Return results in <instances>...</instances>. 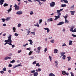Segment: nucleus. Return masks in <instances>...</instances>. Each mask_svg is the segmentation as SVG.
<instances>
[{
	"instance_id": "f257e3e1",
	"label": "nucleus",
	"mask_w": 76,
	"mask_h": 76,
	"mask_svg": "<svg viewBox=\"0 0 76 76\" xmlns=\"http://www.w3.org/2000/svg\"><path fill=\"white\" fill-rule=\"evenodd\" d=\"M11 37H12V35H10L9 37H8L7 40H6L4 41L5 42H6L4 44V45H6L8 44L10 45H12V41L11 40Z\"/></svg>"
},
{
	"instance_id": "f03ea898",
	"label": "nucleus",
	"mask_w": 76,
	"mask_h": 76,
	"mask_svg": "<svg viewBox=\"0 0 76 76\" xmlns=\"http://www.w3.org/2000/svg\"><path fill=\"white\" fill-rule=\"evenodd\" d=\"M66 54V53L65 52H62L61 53V57H62V56H63L62 57V58L63 60H65V58H66V55H64V54Z\"/></svg>"
},
{
	"instance_id": "7ed1b4c3",
	"label": "nucleus",
	"mask_w": 76,
	"mask_h": 76,
	"mask_svg": "<svg viewBox=\"0 0 76 76\" xmlns=\"http://www.w3.org/2000/svg\"><path fill=\"white\" fill-rule=\"evenodd\" d=\"M61 15V14H59V15H58V16H55V18H56L55 19H54V20H57V19H59Z\"/></svg>"
},
{
	"instance_id": "20e7f679",
	"label": "nucleus",
	"mask_w": 76,
	"mask_h": 76,
	"mask_svg": "<svg viewBox=\"0 0 76 76\" xmlns=\"http://www.w3.org/2000/svg\"><path fill=\"white\" fill-rule=\"evenodd\" d=\"M50 7H54L55 6V2H52L51 3H50Z\"/></svg>"
},
{
	"instance_id": "39448f33",
	"label": "nucleus",
	"mask_w": 76,
	"mask_h": 76,
	"mask_svg": "<svg viewBox=\"0 0 76 76\" xmlns=\"http://www.w3.org/2000/svg\"><path fill=\"white\" fill-rule=\"evenodd\" d=\"M4 2V0H0V4L1 6L3 5V3Z\"/></svg>"
},
{
	"instance_id": "423d86ee",
	"label": "nucleus",
	"mask_w": 76,
	"mask_h": 76,
	"mask_svg": "<svg viewBox=\"0 0 76 76\" xmlns=\"http://www.w3.org/2000/svg\"><path fill=\"white\" fill-rule=\"evenodd\" d=\"M53 20V18H50L47 20V22H52Z\"/></svg>"
},
{
	"instance_id": "0eeeda50",
	"label": "nucleus",
	"mask_w": 76,
	"mask_h": 76,
	"mask_svg": "<svg viewBox=\"0 0 76 76\" xmlns=\"http://www.w3.org/2000/svg\"><path fill=\"white\" fill-rule=\"evenodd\" d=\"M8 59H11L12 58H11V57H8V56L6 57L5 58H4V60H8Z\"/></svg>"
},
{
	"instance_id": "6e6552de",
	"label": "nucleus",
	"mask_w": 76,
	"mask_h": 76,
	"mask_svg": "<svg viewBox=\"0 0 76 76\" xmlns=\"http://www.w3.org/2000/svg\"><path fill=\"white\" fill-rule=\"evenodd\" d=\"M64 23V22H59V23H58L57 25H63Z\"/></svg>"
},
{
	"instance_id": "1a4fd4ad",
	"label": "nucleus",
	"mask_w": 76,
	"mask_h": 76,
	"mask_svg": "<svg viewBox=\"0 0 76 76\" xmlns=\"http://www.w3.org/2000/svg\"><path fill=\"white\" fill-rule=\"evenodd\" d=\"M28 41L30 42V45H32V43H33L32 40L31 39H29L28 40Z\"/></svg>"
},
{
	"instance_id": "9d476101",
	"label": "nucleus",
	"mask_w": 76,
	"mask_h": 76,
	"mask_svg": "<svg viewBox=\"0 0 76 76\" xmlns=\"http://www.w3.org/2000/svg\"><path fill=\"white\" fill-rule=\"evenodd\" d=\"M16 14H17V15H21V14H22V11H20L17 12Z\"/></svg>"
},
{
	"instance_id": "9b49d317",
	"label": "nucleus",
	"mask_w": 76,
	"mask_h": 76,
	"mask_svg": "<svg viewBox=\"0 0 76 76\" xmlns=\"http://www.w3.org/2000/svg\"><path fill=\"white\" fill-rule=\"evenodd\" d=\"M72 42H73V41L70 40L69 41V45H72Z\"/></svg>"
},
{
	"instance_id": "f8f14e48",
	"label": "nucleus",
	"mask_w": 76,
	"mask_h": 76,
	"mask_svg": "<svg viewBox=\"0 0 76 76\" xmlns=\"http://www.w3.org/2000/svg\"><path fill=\"white\" fill-rule=\"evenodd\" d=\"M55 66H56V67H58L57 65H58V63L57 62V61H55Z\"/></svg>"
},
{
	"instance_id": "ddd939ff",
	"label": "nucleus",
	"mask_w": 76,
	"mask_h": 76,
	"mask_svg": "<svg viewBox=\"0 0 76 76\" xmlns=\"http://www.w3.org/2000/svg\"><path fill=\"white\" fill-rule=\"evenodd\" d=\"M16 8H15V10H19V6H17V7H16Z\"/></svg>"
},
{
	"instance_id": "4468645a",
	"label": "nucleus",
	"mask_w": 76,
	"mask_h": 76,
	"mask_svg": "<svg viewBox=\"0 0 76 76\" xmlns=\"http://www.w3.org/2000/svg\"><path fill=\"white\" fill-rule=\"evenodd\" d=\"M62 75H65L66 73V71H62Z\"/></svg>"
},
{
	"instance_id": "2eb2a0df",
	"label": "nucleus",
	"mask_w": 76,
	"mask_h": 76,
	"mask_svg": "<svg viewBox=\"0 0 76 76\" xmlns=\"http://www.w3.org/2000/svg\"><path fill=\"white\" fill-rule=\"evenodd\" d=\"M38 72H36L34 74V76H38Z\"/></svg>"
},
{
	"instance_id": "dca6fc26",
	"label": "nucleus",
	"mask_w": 76,
	"mask_h": 76,
	"mask_svg": "<svg viewBox=\"0 0 76 76\" xmlns=\"http://www.w3.org/2000/svg\"><path fill=\"white\" fill-rule=\"evenodd\" d=\"M58 52V50L57 49H55L54 50V53H57Z\"/></svg>"
},
{
	"instance_id": "f3484780",
	"label": "nucleus",
	"mask_w": 76,
	"mask_h": 76,
	"mask_svg": "<svg viewBox=\"0 0 76 76\" xmlns=\"http://www.w3.org/2000/svg\"><path fill=\"white\" fill-rule=\"evenodd\" d=\"M57 13L58 14V15H59L60 14H61L60 13V10H57Z\"/></svg>"
},
{
	"instance_id": "a211bd4d",
	"label": "nucleus",
	"mask_w": 76,
	"mask_h": 76,
	"mask_svg": "<svg viewBox=\"0 0 76 76\" xmlns=\"http://www.w3.org/2000/svg\"><path fill=\"white\" fill-rule=\"evenodd\" d=\"M49 76H55V75L54 74H53V73H50L49 75Z\"/></svg>"
},
{
	"instance_id": "6ab92c4d",
	"label": "nucleus",
	"mask_w": 76,
	"mask_h": 76,
	"mask_svg": "<svg viewBox=\"0 0 76 76\" xmlns=\"http://www.w3.org/2000/svg\"><path fill=\"white\" fill-rule=\"evenodd\" d=\"M12 9L11 8H10V9H9L8 10H7V12H8L9 13L10 12H11V11H12Z\"/></svg>"
},
{
	"instance_id": "aec40b11",
	"label": "nucleus",
	"mask_w": 76,
	"mask_h": 76,
	"mask_svg": "<svg viewBox=\"0 0 76 76\" xmlns=\"http://www.w3.org/2000/svg\"><path fill=\"white\" fill-rule=\"evenodd\" d=\"M36 66H37V67L40 66V65L39 64V63H36Z\"/></svg>"
},
{
	"instance_id": "412c9836",
	"label": "nucleus",
	"mask_w": 76,
	"mask_h": 76,
	"mask_svg": "<svg viewBox=\"0 0 76 76\" xmlns=\"http://www.w3.org/2000/svg\"><path fill=\"white\" fill-rule=\"evenodd\" d=\"M4 7H7V6H8V4L5 3L3 5Z\"/></svg>"
},
{
	"instance_id": "4be33fe9",
	"label": "nucleus",
	"mask_w": 76,
	"mask_h": 76,
	"mask_svg": "<svg viewBox=\"0 0 76 76\" xmlns=\"http://www.w3.org/2000/svg\"><path fill=\"white\" fill-rule=\"evenodd\" d=\"M34 26H37V27H39V24H38V23H37V24L34 25Z\"/></svg>"
},
{
	"instance_id": "5701e85b",
	"label": "nucleus",
	"mask_w": 76,
	"mask_h": 76,
	"mask_svg": "<svg viewBox=\"0 0 76 76\" xmlns=\"http://www.w3.org/2000/svg\"><path fill=\"white\" fill-rule=\"evenodd\" d=\"M21 64H22L20 63L18 65H17V67H19V66H21L22 67V65Z\"/></svg>"
},
{
	"instance_id": "b1692460",
	"label": "nucleus",
	"mask_w": 76,
	"mask_h": 76,
	"mask_svg": "<svg viewBox=\"0 0 76 76\" xmlns=\"http://www.w3.org/2000/svg\"><path fill=\"white\" fill-rule=\"evenodd\" d=\"M70 13H71V15H74V13H75V11H70Z\"/></svg>"
},
{
	"instance_id": "393cba45",
	"label": "nucleus",
	"mask_w": 76,
	"mask_h": 76,
	"mask_svg": "<svg viewBox=\"0 0 76 76\" xmlns=\"http://www.w3.org/2000/svg\"><path fill=\"white\" fill-rule=\"evenodd\" d=\"M12 29L13 30L14 32H16V28H15V27H13L12 28Z\"/></svg>"
},
{
	"instance_id": "a878e982",
	"label": "nucleus",
	"mask_w": 76,
	"mask_h": 76,
	"mask_svg": "<svg viewBox=\"0 0 76 76\" xmlns=\"http://www.w3.org/2000/svg\"><path fill=\"white\" fill-rule=\"evenodd\" d=\"M61 7H66V4H62V5L61 6Z\"/></svg>"
},
{
	"instance_id": "bb28decb",
	"label": "nucleus",
	"mask_w": 76,
	"mask_h": 76,
	"mask_svg": "<svg viewBox=\"0 0 76 76\" xmlns=\"http://www.w3.org/2000/svg\"><path fill=\"white\" fill-rule=\"evenodd\" d=\"M33 53V51H31L30 52L28 53V55L29 56L31 55V54H32Z\"/></svg>"
},
{
	"instance_id": "cd10ccee",
	"label": "nucleus",
	"mask_w": 76,
	"mask_h": 76,
	"mask_svg": "<svg viewBox=\"0 0 76 76\" xmlns=\"http://www.w3.org/2000/svg\"><path fill=\"white\" fill-rule=\"evenodd\" d=\"M15 60H12V61H10V63H15Z\"/></svg>"
},
{
	"instance_id": "c85d7f7f",
	"label": "nucleus",
	"mask_w": 76,
	"mask_h": 76,
	"mask_svg": "<svg viewBox=\"0 0 76 76\" xmlns=\"http://www.w3.org/2000/svg\"><path fill=\"white\" fill-rule=\"evenodd\" d=\"M68 58V61H70V60L71 59V57H70L69 56L67 58Z\"/></svg>"
},
{
	"instance_id": "c756f323",
	"label": "nucleus",
	"mask_w": 76,
	"mask_h": 76,
	"mask_svg": "<svg viewBox=\"0 0 76 76\" xmlns=\"http://www.w3.org/2000/svg\"><path fill=\"white\" fill-rule=\"evenodd\" d=\"M70 31L71 32H73V28H71L70 29Z\"/></svg>"
},
{
	"instance_id": "7c9ffc66",
	"label": "nucleus",
	"mask_w": 76,
	"mask_h": 76,
	"mask_svg": "<svg viewBox=\"0 0 76 76\" xmlns=\"http://www.w3.org/2000/svg\"><path fill=\"white\" fill-rule=\"evenodd\" d=\"M35 72V71L34 70H33L32 71H31V73H34Z\"/></svg>"
},
{
	"instance_id": "2f4dec72",
	"label": "nucleus",
	"mask_w": 76,
	"mask_h": 76,
	"mask_svg": "<svg viewBox=\"0 0 76 76\" xmlns=\"http://www.w3.org/2000/svg\"><path fill=\"white\" fill-rule=\"evenodd\" d=\"M63 17H64V18H65V20H66V19H67V15H66L65 17L64 16H63Z\"/></svg>"
},
{
	"instance_id": "473e14b6",
	"label": "nucleus",
	"mask_w": 76,
	"mask_h": 76,
	"mask_svg": "<svg viewBox=\"0 0 76 76\" xmlns=\"http://www.w3.org/2000/svg\"><path fill=\"white\" fill-rule=\"evenodd\" d=\"M64 3H68V1H67V0H63Z\"/></svg>"
},
{
	"instance_id": "72a5a7b5",
	"label": "nucleus",
	"mask_w": 76,
	"mask_h": 76,
	"mask_svg": "<svg viewBox=\"0 0 76 76\" xmlns=\"http://www.w3.org/2000/svg\"><path fill=\"white\" fill-rule=\"evenodd\" d=\"M37 64V61H35L33 62L32 64Z\"/></svg>"
},
{
	"instance_id": "f704fd0d",
	"label": "nucleus",
	"mask_w": 76,
	"mask_h": 76,
	"mask_svg": "<svg viewBox=\"0 0 76 76\" xmlns=\"http://www.w3.org/2000/svg\"><path fill=\"white\" fill-rule=\"evenodd\" d=\"M41 48V47L39 46L37 48V50H40V49Z\"/></svg>"
},
{
	"instance_id": "c9c22d12",
	"label": "nucleus",
	"mask_w": 76,
	"mask_h": 76,
	"mask_svg": "<svg viewBox=\"0 0 76 76\" xmlns=\"http://www.w3.org/2000/svg\"><path fill=\"white\" fill-rule=\"evenodd\" d=\"M54 39L51 40H50V42L51 43H54Z\"/></svg>"
},
{
	"instance_id": "e433bc0d",
	"label": "nucleus",
	"mask_w": 76,
	"mask_h": 76,
	"mask_svg": "<svg viewBox=\"0 0 76 76\" xmlns=\"http://www.w3.org/2000/svg\"><path fill=\"white\" fill-rule=\"evenodd\" d=\"M30 15H33V14H34V12H33V11H31V12H30Z\"/></svg>"
},
{
	"instance_id": "4c0bfd02",
	"label": "nucleus",
	"mask_w": 76,
	"mask_h": 76,
	"mask_svg": "<svg viewBox=\"0 0 76 76\" xmlns=\"http://www.w3.org/2000/svg\"><path fill=\"white\" fill-rule=\"evenodd\" d=\"M20 26H21V24H20V23H19L18 24V28H19V27H20Z\"/></svg>"
},
{
	"instance_id": "58836bf2",
	"label": "nucleus",
	"mask_w": 76,
	"mask_h": 76,
	"mask_svg": "<svg viewBox=\"0 0 76 76\" xmlns=\"http://www.w3.org/2000/svg\"><path fill=\"white\" fill-rule=\"evenodd\" d=\"M1 19L3 21V22H5V19L4 18H2Z\"/></svg>"
},
{
	"instance_id": "ea45409f",
	"label": "nucleus",
	"mask_w": 76,
	"mask_h": 76,
	"mask_svg": "<svg viewBox=\"0 0 76 76\" xmlns=\"http://www.w3.org/2000/svg\"><path fill=\"white\" fill-rule=\"evenodd\" d=\"M64 46H65L66 47L67 46V45H66V44L65 43H64V44H63L62 45V47H64Z\"/></svg>"
},
{
	"instance_id": "a19ab883",
	"label": "nucleus",
	"mask_w": 76,
	"mask_h": 76,
	"mask_svg": "<svg viewBox=\"0 0 76 76\" xmlns=\"http://www.w3.org/2000/svg\"><path fill=\"white\" fill-rule=\"evenodd\" d=\"M15 36H16V37H18V35H19V34H17L16 33H15Z\"/></svg>"
},
{
	"instance_id": "79ce46f5",
	"label": "nucleus",
	"mask_w": 76,
	"mask_h": 76,
	"mask_svg": "<svg viewBox=\"0 0 76 76\" xmlns=\"http://www.w3.org/2000/svg\"><path fill=\"white\" fill-rule=\"evenodd\" d=\"M70 74L71 75V76H74V75L73 74V72H71Z\"/></svg>"
},
{
	"instance_id": "37998d69",
	"label": "nucleus",
	"mask_w": 76,
	"mask_h": 76,
	"mask_svg": "<svg viewBox=\"0 0 76 76\" xmlns=\"http://www.w3.org/2000/svg\"><path fill=\"white\" fill-rule=\"evenodd\" d=\"M65 22L66 23H69V21L66 19L65 20Z\"/></svg>"
},
{
	"instance_id": "c03bdc74",
	"label": "nucleus",
	"mask_w": 76,
	"mask_h": 76,
	"mask_svg": "<svg viewBox=\"0 0 76 76\" xmlns=\"http://www.w3.org/2000/svg\"><path fill=\"white\" fill-rule=\"evenodd\" d=\"M49 59H50V61H51L52 60V58L51 57V56H49Z\"/></svg>"
},
{
	"instance_id": "a18cd8bd",
	"label": "nucleus",
	"mask_w": 76,
	"mask_h": 76,
	"mask_svg": "<svg viewBox=\"0 0 76 76\" xmlns=\"http://www.w3.org/2000/svg\"><path fill=\"white\" fill-rule=\"evenodd\" d=\"M37 69L38 70V72H40L41 71V69L40 68H38Z\"/></svg>"
},
{
	"instance_id": "49530a36",
	"label": "nucleus",
	"mask_w": 76,
	"mask_h": 76,
	"mask_svg": "<svg viewBox=\"0 0 76 76\" xmlns=\"http://www.w3.org/2000/svg\"><path fill=\"white\" fill-rule=\"evenodd\" d=\"M0 72L1 73V74H3V73H4V71H0Z\"/></svg>"
},
{
	"instance_id": "de8ad7c7",
	"label": "nucleus",
	"mask_w": 76,
	"mask_h": 76,
	"mask_svg": "<svg viewBox=\"0 0 76 76\" xmlns=\"http://www.w3.org/2000/svg\"><path fill=\"white\" fill-rule=\"evenodd\" d=\"M76 32V28H75L73 31V32Z\"/></svg>"
},
{
	"instance_id": "09e8293b",
	"label": "nucleus",
	"mask_w": 76,
	"mask_h": 76,
	"mask_svg": "<svg viewBox=\"0 0 76 76\" xmlns=\"http://www.w3.org/2000/svg\"><path fill=\"white\" fill-rule=\"evenodd\" d=\"M6 20H10V18H7L6 19Z\"/></svg>"
},
{
	"instance_id": "8fccbe9b",
	"label": "nucleus",
	"mask_w": 76,
	"mask_h": 76,
	"mask_svg": "<svg viewBox=\"0 0 76 76\" xmlns=\"http://www.w3.org/2000/svg\"><path fill=\"white\" fill-rule=\"evenodd\" d=\"M44 29L45 30H47L48 29V28H44Z\"/></svg>"
},
{
	"instance_id": "3c124183",
	"label": "nucleus",
	"mask_w": 76,
	"mask_h": 76,
	"mask_svg": "<svg viewBox=\"0 0 76 76\" xmlns=\"http://www.w3.org/2000/svg\"><path fill=\"white\" fill-rule=\"evenodd\" d=\"M72 36H73V37H76V35H75V34H72Z\"/></svg>"
},
{
	"instance_id": "603ef678",
	"label": "nucleus",
	"mask_w": 76,
	"mask_h": 76,
	"mask_svg": "<svg viewBox=\"0 0 76 76\" xmlns=\"http://www.w3.org/2000/svg\"><path fill=\"white\" fill-rule=\"evenodd\" d=\"M31 34H32L33 35H35V33L34 32H31Z\"/></svg>"
},
{
	"instance_id": "864d4df0",
	"label": "nucleus",
	"mask_w": 76,
	"mask_h": 76,
	"mask_svg": "<svg viewBox=\"0 0 76 76\" xmlns=\"http://www.w3.org/2000/svg\"><path fill=\"white\" fill-rule=\"evenodd\" d=\"M8 67H12V65L11 64H9V65L8 66Z\"/></svg>"
},
{
	"instance_id": "5fc2aeb1",
	"label": "nucleus",
	"mask_w": 76,
	"mask_h": 76,
	"mask_svg": "<svg viewBox=\"0 0 76 76\" xmlns=\"http://www.w3.org/2000/svg\"><path fill=\"white\" fill-rule=\"evenodd\" d=\"M22 52V50H18V53H20L21 52Z\"/></svg>"
},
{
	"instance_id": "6e6d98bb",
	"label": "nucleus",
	"mask_w": 76,
	"mask_h": 76,
	"mask_svg": "<svg viewBox=\"0 0 76 76\" xmlns=\"http://www.w3.org/2000/svg\"><path fill=\"white\" fill-rule=\"evenodd\" d=\"M39 23H41V22H42V19L41 20H39Z\"/></svg>"
},
{
	"instance_id": "4d7b16f0",
	"label": "nucleus",
	"mask_w": 76,
	"mask_h": 76,
	"mask_svg": "<svg viewBox=\"0 0 76 76\" xmlns=\"http://www.w3.org/2000/svg\"><path fill=\"white\" fill-rule=\"evenodd\" d=\"M3 70L4 71H6V68H3Z\"/></svg>"
},
{
	"instance_id": "13d9d810",
	"label": "nucleus",
	"mask_w": 76,
	"mask_h": 76,
	"mask_svg": "<svg viewBox=\"0 0 76 76\" xmlns=\"http://www.w3.org/2000/svg\"><path fill=\"white\" fill-rule=\"evenodd\" d=\"M26 50H29V51H31V49L29 48H27Z\"/></svg>"
},
{
	"instance_id": "bf43d9fd",
	"label": "nucleus",
	"mask_w": 76,
	"mask_h": 76,
	"mask_svg": "<svg viewBox=\"0 0 76 76\" xmlns=\"http://www.w3.org/2000/svg\"><path fill=\"white\" fill-rule=\"evenodd\" d=\"M47 51V48H46L45 49V52H46V51Z\"/></svg>"
},
{
	"instance_id": "052dcab7",
	"label": "nucleus",
	"mask_w": 76,
	"mask_h": 76,
	"mask_svg": "<svg viewBox=\"0 0 76 76\" xmlns=\"http://www.w3.org/2000/svg\"><path fill=\"white\" fill-rule=\"evenodd\" d=\"M12 45H12V48H14L15 47V45H12Z\"/></svg>"
},
{
	"instance_id": "680f3d73",
	"label": "nucleus",
	"mask_w": 76,
	"mask_h": 76,
	"mask_svg": "<svg viewBox=\"0 0 76 76\" xmlns=\"http://www.w3.org/2000/svg\"><path fill=\"white\" fill-rule=\"evenodd\" d=\"M47 0H41V1L45 2Z\"/></svg>"
},
{
	"instance_id": "e2e57ef3",
	"label": "nucleus",
	"mask_w": 76,
	"mask_h": 76,
	"mask_svg": "<svg viewBox=\"0 0 76 76\" xmlns=\"http://www.w3.org/2000/svg\"><path fill=\"white\" fill-rule=\"evenodd\" d=\"M40 52V50H37L36 51V52H37V53H39V52Z\"/></svg>"
},
{
	"instance_id": "0e129e2a",
	"label": "nucleus",
	"mask_w": 76,
	"mask_h": 76,
	"mask_svg": "<svg viewBox=\"0 0 76 76\" xmlns=\"http://www.w3.org/2000/svg\"><path fill=\"white\" fill-rule=\"evenodd\" d=\"M14 7H15V9H16V7H17V5L16 4H15V5L14 6Z\"/></svg>"
},
{
	"instance_id": "69168bd1",
	"label": "nucleus",
	"mask_w": 76,
	"mask_h": 76,
	"mask_svg": "<svg viewBox=\"0 0 76 76\" xmlns=\"http://www.w3.org/2000/svg\"><path fill=\"white\" fill-rule=\"evenodd\" d=\"M47 31V32L48 33V32H50V29H49L48 28V29Z\"/></svg>"
},
{
	"instance_id": "338daca9",
	"label": "nucleus",
	"mask_w": 76,
	"mask_h": 76,
	"mask_svg": "<svg viewBox=\"0 0 76 76\" xmlns=\"http://www.w3.org/2000/svg\"><path fill=\"white\" fill-rule=\"evenodd\" d=\"M71 9H72H72H74V5L72 6L71 7Z\"/></svg>"
},
{
	"instance_id": "774afa93",
	"label": "nucleus",
	"mask_w": 76,
	"mask_h": 76,
	"mask_svg": "<svg viewBox=\"0 0 76 76\" xmlns=\"http://www.w3.org/2000/svg\"><path fill=\"white\" fill-rule=\"evenodd\" d=\"M16 67H17V66L16 65L14 66V67L13 68V69H15V68Z\"/></svg>"
}]
</instances>
